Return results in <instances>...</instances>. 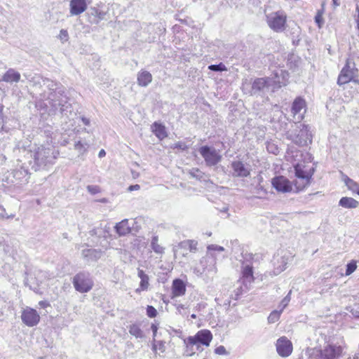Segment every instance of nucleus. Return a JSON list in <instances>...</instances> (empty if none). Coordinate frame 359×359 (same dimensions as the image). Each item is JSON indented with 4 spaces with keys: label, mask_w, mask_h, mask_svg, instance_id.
Segmentation results:
<instances>
[{
    "label": "nucleus",
    "mask_w": 359,
    "mask_h": 359,
    "mask_svg": "<svg viewBox=\"0 0 359 359\" xmlns=\"http://www.w3.org/2000/svg\"><path fill=\"white\" fill-rule=\"evenodd\" d=\"M342 180L345 183L347 188L352 191L359 195V184L349 178L347 175H343Z\"/></svg>",
    "instance_id": "cd10ccee"
},
{
    "label": "nucleus",
    "mask_w": 359,
    "mask_h": 359,
    "mask_svg": "<svg viewBox=\"0 0 359 359\" xmlns=\"http://www.w3.org/2000/svg\"><path fill=\"white\" fill-rule=\"evenodd\" d=\"M357 268L356 263L355 262H351L346 265V275L349 276L355 271Z\"/></svg>",
    "instance_id": "ea45409f"
},
{
    "label": "nucleus",
    "mask_w": 359,
    "mask_h": 359,
    "mask_svg": "<svg viewBox=\"0 0 359 359\" xmlns=\"http://www.w3.org/2000/svg\"><path fill=\"white\" fill-rule=\"evenodd\" d=\"M189 174L191 177H195L199 180L203 178V173L198 168H193L189 171Z\"/></svg>",
    "instance_id": "58836bf2"
},
{
    "label": "nucleus",
    "mask_w": 359,
    "mask_h": 359,
    "mask_svg": "<svg viewBox=\"0 0 359 359\" xmlns=\"http://www.w3.org/2000/svg\"><path fill=\"white\" fill-rule=\"evenodd\" d=\"M341 353V349L339 346L329 345L323 350L320 351L321 359H334L339 356Z\"/></svg>",
    "instance_id": "a211bd4d"
},
{
    "label": "nucleus",
    "mask_w": 359,
    "mask_h": 359,
    "mask_svg": "<svg viewBox=\"0 0 359 359\" xmlns=\"http://www.w3.org/2000/svg\"><path fill=\"white\" fill-rule=\"evenodd\" d=\"M215 353H217L218 355H225V354H226V348L223 346H219L217 347L215 349Z\"/></svg>",
    "instance_id": "49530a36"
},
{
    "label": "nucleus",
    "mask_w": 359,
    "mask_h": 359,
    "mask_svg": "<svg viewBox=\"0 0 359 359\" xmlns=\"http://www.w3.org/2000/svg\"><path fill=\"white\" fill-rule=\"evenodd\" d=\"M291 111L294 122H300L306 112V102L300 97H297L292 104Z\"/></svg>",
    "instance_id": "ddd939ff"
},
{
    "label": "nucleus",
    "mask_w": 359,
    "mask_h": 359,
    "mask_svg": "<svg viewBox=\"0 0 359 359\" xmlns=\"http://www.w3.org/2000/svg\"><path fill=\"white\" fill-rule=\"evenodd\" d=\"M87 190L92 194H95L99 192V187L97 186L88 185Z\"/></svg>",
    "instance_id": "a18cd8bd"
},
{
    "label": "nucleus",
    "mask_w": 359,
    "mask_h": 359,
    "mask_svg": "<svg viewBox=\"0 0 359 359\" xmlns=\"http://www.w3.org/2000/svg\"><path fill=\"white\" fill-rule=\"evenodd\" d=\"M60 39L62 42L67 41L69 38L68 32L65 29H61L60 32Z\"/></svg>",
    "instance_id": "37998d69"
},
{
    "label": "nucleus",
    "mask_w": 359,
    "mask_h": 359,
    "mask_svg": "<svg viewBox=\"0 0 359 359\" xmlns=\"http://www.w3.org/2000/svg\"><path fill=\"white\" fill-rule=\"evenodd\" d=\"M191 318L195 319V318H196V314H192L191 316Z\"/></svg>",
    "instance_id": "052dcab7"
},
{
    "label": "nucleus",
    "mask_w": 359,
    "mask_h": 359,
    "mask_svg": "<svg viewBox=\"0 0 359 359\" xmlns=\"http://www.w3.org/2000/svg\"><path fill=\"white\" fill-rule=\"evenodd\" d=\"M128 331L131 335L134 336L137 339H142L144 336V332L141 330L140 325L136 323L130 325L128 327Z\"/></svg>",
    "instance_id": "c85d7f7f"
},
{
    "label": "nucleus",
    "mask_w": 359,
    "mask_h": 359,
    "mask_svg": "<svg viewBox=\"0 0 359 359\" xmlns=\"http://www.w3.org/2000/svg\"><path fill=\"white\" fill-rule=\"evenodd\" d=\"M208 69L214 72H224L227 69L226 66L222 62L218 65H211L208 67Z\"/></svg>",
    "instance_id": "f704fd0d"
},
{
    "label": "nucleus",
    "mask_w": 359,
    "mask_h": 359,
    "mask_svg": "<svg viewBox=\"0 0 359 359\" xmlns=\"http://www.w3.org/2000/svg\"><path fill=\"white\" fill-rule=\"evenodd\" d=\"M72 283L75 290L81 293L88 292L94 285L90 273L85 271L76 273L73 278Z\"/></svg>",
    "instance_id": "6e6552de"
},
{
    "label": "nucleus",
    "mask_w": 359,
    "mask_h": 359,
    "mask_svg": "<svg viewBox=\"0 0 359 359\" xmlns=\"http://www.w3.org/2000/svg\"><path fill=\"white\" fill-rule=\"evenodd\" d=\"M207 249L208 252H212V251L223 252L224 250V248L223 247L213 244L209 245Z\"/></svg>",
    "instance_id": "79ce46f5"
},
{
    "label": "nucleus",
    "mask_w": 359,
    "mask_h": 359,
    "mask_svg": "<svg viewBox=\"0 0 359 359\" xmlns=\"http://www.w3.org/2000/svg\"><path fill=\"white\" fill-rule=\"evenodd\" d=\"M42 82L43 86L50 90L47 100L53 111L59 110L62 115L68 116L67 112H71L72 107L68 102V97L64 94L63 88L59 87L57 83L48 79H42Z\"/></svg>",
    "instance_id": "f257e3e1"
},
{
    "label": "nucleus",
    "mask_w": 359,
    "mask_h": 359,
    "mask_svg": "<svg viewBox=\"0 0 359 359\" xmlns=\"http://www.w3.org/2000/svg\"><path fill=\"white\" fill-rule=\"evenodd\" d=\"M21 320L28 327H34L40 321L39 313L34 309L26 307L21 314Z\"/></svg>",
    "instance_id": "f8f14e48"
},
{
    "label": "nucleus",
    "mask_w": 359,
    "mask_h": 359,
    "mask_svg": "<svg viewBox=\"0 0 359 359\" xmlns=\"http://www.w3.org/2000/svg\"><path fill=\"white\" fill-rule=\"evenodd\" d=\"M266 21L269 27L275 32H282L286 28L287 15L282 11L267 13L265 11Z\"/></svg>",
    "instance_id": "0eeeda50"
},
{
    "label": "nucleus",
    "mask_w": 359,
    "mask_h": 359,
    "mask_svg": "<svg viewBox=\"0 0 359 359\" xmlns=\"http://www.w3.org/2000/svg\"><path fill=\"white\" fill-rule=\"evenodd\" d=\"M356 11L358 13V18H357V28L359 29V6H357Z\"/></svg>",
    "instance_id": "4d7b16f0"
},
{
    "label": "nucleus",
    "mask_w": 359,
    "mask_h": 359,
    "mask_svg": "<svg viewBox=\"0 0 359 359\" xmlns=\"http://www.w3.org/2000/svg\"><path fill=\"white\" fill-rule=\"evenodd\" d=\"M151 330H152V331H153V332H154V334H156V331H157V327H156V325H151Z\"/></svg>",
    "instance_id": "13d9d810"
},
{
    "label": "nucleus",
    "mask_w": 359,
    "mask_h": 359,
    "mask_svg": "<svg viewBox=\"0 0 359 359\" xmlns=\"http://www.w3.org/2000/svg\"><path fill=\"white\" fill-rule=\"evenodd\" d=\"M337 1H338V0H333V3H334V5H336V6H339V3H337Z\"/></svg>",
    "instance_id": "bf43d9fd"
},
{
    "label": "nucleus",
    "mask_w": 359,
    "mask_h": 359,
    "mask_svg": "<svg viewBox=\"0 0 359 359\" xmlns=\"http://www.w3.org/2000/svg\"><path fill=\"white\" fill-rule=\"evenodd\" d=\"M290 294L291 291L289 292V293L283 298V299L281 301L278 308L280 309V311H283V309L287 306L290 301Z\"/></svg>",
    "instance_id": "c9c22d12"
},
{
    "label": "nucleus",
    "mask_w": 359,
    "mask_h": 359,
    "mask_svg": "<svg viewBox=\"0 0 359 359\" xmlns=\"http://www.w3.org/2000/svg\"><path fill=\"white\" fill-rule=\"evenodd\" d=\"M13 175L16 184H26L29 178L28 170L23 167L15 169Z\"/></svg>",
    "instance_id": "aec40b11"
},
{
    "label": "nucleus",
    "mask_w": 359,
    "mask_h": 359,
    "mask_svg": "<svg viewBox=\"0 0 359 359\" xmlns=\"http://www.w3.org/2000/svg\"><path fill=\"white\" fill-rule=\"evenodd\" d=\"M87 4L86 0H71L70 13L73 15H78L86 11Z\"/></svg>",
    "instance_id": "6ab92c4d"
},
{
    "label": "nucleus",
    "mask_w": 359,
    "mask_h": 359,
    "mask_svg": "<svg viewBox=\"0 0 359 359\" xmlns=\"http://www.w3.org/2000/svg\"><path fill=\"white\" fill-rule=\"evenodd\" d=\"M151 128L152 132L155 134V135L160 140H163L165 137H167L165 128L162 124L158 123L157 122H154L151 125Z\"/></svg>",
    "instance_id": "a878e982"
},
{
    "label": "nucleus",
    "mask_w": 359,
    "mask_h": 359,
    "mask_svg": "<svg viewBox=\"0 0 359 359\" xmlns=\"http://www.w3.org/2000/svg\"><path fill=\"white\" fill-rule=\"evenodd\" d=\"M106 155V152L104 149H101L100 151H99V154H98V156L100 158H102L103 156H104Z\"/></svg>",
    "instance_id": "6e6d98bb"
},
{
    "label": "nucleus",
    "mask_w": 359,
    "mask_h": 359,
    "mask_svg": "<svg viewBox=\"0 0 359 359\" xmlns=\"http://www.w3.org/2000/svg\"><path fill=\"white\" fill-rule=\"evenodd\" d=\"M186 292V285L181 279H175L172 285V297H181Z\"/></svg>",
    "instance_id": "412c9836"
},
{
    "label": "nucleus",
    "mask_w": 359,
    "mask_h": 359,
    "mask_svg": "<svg viewBox=\"0 0 359 359\" xmlns=\"http://www.w3.org/2000/svg\"><path fill=\"white\" fill-rule=\"evenodd\" d=\"M74 148L78 150L79 153H83L86 149L84 145L80 141L75 143Z\"/></svg>",
    "instance_id": "c03bdc74"
},
{
    "label": "nucleus",
    "mask_w": 359,
    "mask_h": 359,
    "mask_svg": "<svg viewBox=\"0 0 359 359\" xmlns=\"http://www.w3.org/2000/svg\"><path fill=\"white\" fill-rule=\"evenodd\" d=\"M46 273L41 270H34L33 273L25 272L27 276L25 278V285L30 284L29 287L33 290H37V287L43 283L46 278Z\"/></svg>",
    "instance_id": "9b49d317"
},
{
    "label": "nucleus",
    "mask_w": 359,
    "mask_h": 359,
    "mask_svg": "<svg viewBox=\"0 0 359 359\" xmlns=\"http://www.w3.org/2000/svg\"><path fill=\"white\" fill-rule=\"evenodd\" d=\"M295 175L298 178V180L295 182V186L297 189L299 190L303 189L305 187L308 186L310 183V179L311 177L312 174L309 173L304 171L300 166L299 164H297L294 167Z\"/></svg>",
    "instance_id": "4468645a"
},
{
    "label": "nucleus",
    "mask_w": 359,
    "mask_h": 359,
    "mask_svg": "<svg viewBox=\"0 0 359 359\" xmlns=\"http://www.w3.org/2000/svg\"><path fill=\"white\" fill-rule=\"evenodd\" d=\"M212 339V333L208 330H201L194 337H188L187 340H184V343L187 344V350L186 351L187 355H191L194 352H189L188 348H192L194 345H197L198 343L208 346Z\"/></svg>",
    "instance_id": "1a4fd4ad"
},
{
    "label": "nucleus",
    "mask_w": 359,
    "mask_h": 359,
    "mask_svg": "<svg viewBox=\"0 0 359 359\" xmlns=\"http://www.w3.org/2000/svg\"><path fill=\"white\" fill-rule=\"evenodd\" d=\"M147 315L149 318H155L157 316L156 309L152 306H147Z\"/></svg>",
    "instance_id": "a19ab883"
},
{
    "label": "nucleus",
    "mask_w": 359,
    "mask_h": 359,
    "mask_svg": "<svg viewBox=\"0 0 359 359\" xmlns=\"http://www.w3.org/2000/svg\"><path fill=\"white\" fill-rule=\"evenodd\" d=\"M280 310L272 311L268 317V321L269 323H274L278 321L280 316Z\"/></svg>",
    "instance_id": "72a5a7b5"
},
{
    "label": "nucleus",
    "mask_w": 359,
    "mask_h": 359,
    "mask_svg": "<svg viewBox=\"0 0 359 359\" xmlns=\"http://www.w3.org/2000/svg\"><path fill=\"white\" fill-rule=\"evenodd\" d=\"M102 252L101 250L93 249V248H88L84 249L81 252V255L83 258L88 259V260H97L101 256Z\"/></svg>",
    "instance_id": "393cba45"
},
{
    "label": "nucleus",
    "mask_w": 359,
    "mask_h": 359,
    "mask_svg": "<svg viewBox=\"0 0 359 359\" xmlns=\"http://www.w3.org/2000/svg\"><path fill=\"white\" fill-rule=\"evenodd\" d=\"M354 359H356V358H354Z\"/></svg>",
    "instance_id": "0e129e2a"
},
{
    "label": "nucleus",
    "mask_w": 359,
    "mask_h": 359,
    "mask_svg": "<svg viewBox=\"0 0 359 359\" xmlns=\"http://www.w3.org/2000/svg\"><path fill=\"white\" fill-rule=\"evenodd\" d=\"M20 74L14 69H9L2 76L1 81L7 83L18 82L20 79Z\"/></svg>",
    "instance_id": "4be33fe9"
},
{
    "label": "nucleus",
    "mask_w": 359,
    "mask_h": 359,
    "mask_svg": "<svg viewBox=\"0 0 359 359\" xmlns=\"http://www.w3.org/2000/svg\"><path fill=\"white\" fill-rule=\"evenodd\" d=\"M30 152L34 163L32 168L36 171L52 165L59 154L53 146L43 144L35 147Z\"/></svg>",
    "instance_id": "f03ea898"
},
{
    "label": "nucleus",
    "mask_w": 359,
    "mask_h": 359,
    "mask_svg": "<svg viewBox=\"0 0 359 359\" xmlns=\"http://www.w3.org/2000/svg\"><path fill=\"white\" fill-rule=\"evenodd\" d=\"M231 168L233 170V176L234 177H245L250 174V170L240 161H233Z\"/></svg>",
    "instance_id": "f3484780"
},
{
    "label": "nucleus",
    "mask_w": 359,
    "mask_h": 359,
    "mask_svg": "<svg viewBox=\"0 0 359 359\" xmlns=\"http://www.w3.org/2000/svg\"><path fill=\"white\" fill-rule=\"evenodd\" d=\"M39 304H40L41 306H43V305H44V303H43V302H39Z\"/></svg>",
    "instance_id": "e2e57ef3"
},
{
    "label": "nucleus",
    "mask_w": 359,
    "mask_h": 359,
    "mask_svg": "<svg viewBox=\"0 0 359 359\" xmlns=\"http://www.w3.org/2000/svg\"><path fill=\"white\" fill-rule=\"evenodd\" d=\"M104 15V13L99 11L98 10H95V15L97 16L100 20L103 19Z\"/></svg>",
    "instance_id": "603ef678"
},
{
    "label": "nucleus",
    "mask_w": 359,
    "mask_h": 359,
    "mask_svg": "<svg viewBox=\"0 0 359 359\" xmlns=\"http://www.w3.org/2000/svg\"><path fill=\"white\" fill-rule=\"evenodd\" d=\"M137 276L140 279L148 277V275H147L143 270L139 268L137 269Z\"/></svg>",
    "instance_id": "8fccbe9b"
},
{
    "label": "nucleus",
    "mask_w": 359,
    "mask_h": 359,
    "mask_svg": "<svg viewBox=\"0 0 359 359\" xmlns=\"http://www.w3.org/2000/svg\"><path fill=\"white\" fill-rule=\"evenodd\" d=\"M242 273L243 278L248 280L249 282L253 280V271L252 266L248 264L243 266Z\"/></svg>",
    "instance_id": "2f4dec72"
},
{
    "label": "nucleus",
    "mask_w": 359,
    "mask_h": 359,
    "mask_svg": "<svg viewBox=\"0 0 359 359\" xmlns=\"http://www.w3.org/2000/svg\"><path fill=\"white\" fill-rule=\"evenodd\" d=\"M200 154L203 158L207 166H214L219 163L222 160V155L219 151L214 147L208 146H203L198 150Z\"/></svg>",
    "instance_id": "9d476101"
},
{
    "label": "nucleus",
    "mask_w": 359,
    "mask_h": 359,
    "mask_svg": "<svg viewBox=\"0 0 359 359\" xmlns=\"http://www.w3.org/2000/svg\"><path fill=\"white\" fill-rule=\"evenodd\" d=\"M151 248L156 254H163L164 252V248L158 244V238L154 236L151 241Z\"/></svg>",
    "instance_id": "7c9ffc66"
},
{
    "label": "nucleus",
    "mask_w": 359,
    "mask_h": 359,
    "mask_svg": "<svg viewBox=\"0 0 359 359\" xmlns=\"http://www.w3.org/2000/svg\"><path fill=\"white\" fill-rule=\"evenodd\" d=\"M281 75L282 81L280 80L278 74H276L275 77L257 78L255 79L252 83L251 94L264 96L269 92H274L282 86H285V77L288 74L281 71Z\"/></svg>",
    "instance_id": "7ed1b4c3"
},
{
    "label": "nucleus",
    "mask_w": 359,
    "mask_h": 359,
    "mask_svg": "<svg viewBox=\"0 0 359 359\" xmlns=\"http://www.w3.org/2000/svg\"><path fill=\"white\" fill-rule=\"evenodd\" d=\"M140 189V186L139 184L130 185L128 187V190L132 191L134 190H139Z\"/></svg>",
    "instance_id": "3c124183"
},
{
    "label": "nucleus",
    "mask_w": 359,
    "mask_h": 359,
    "mask_svg": "<svg viewBox=\"0 0 359 359\" xmlns=\"http://www.w3.org/2000/svg\"><path fill=\"white\" fill-rule=\"evenodd\" d=\"M149 276L147 278H143L140 279V286L138 288L135 290V292L140 293L142 291H146L148 290L149 286Z\"/></svg>",
    "instance_id": "473e14b6"
},
{
    "label": "nucleus",
    "mask_w": 359,
    "mask_h": 359,
    "mask_svg": "<svg viewBox=\"0 0 359 359\" xmlns=\"http://www.w3.org/2000/svg\"><path fill=\"white\" fill-rule=\"evenodd\" d=\"M276 350L280 356L287 357L292 352V342L285 337H280L277 340Z\"/></svg>",
    "instance_id": "dca6fc26"
},
{
    "label": "nucleus",
    "mask_w": 359,
    "mask_h": 359,
    "mask_svg": "<svg viewBox=\"0 0 359 359\" xmlns=\"http://www.w3.org/2000/svg\"><path fill=\"white\" fill-rule=\"evenodd\" d=\"M185 309V306H184V305H183V304H179V305H177V311H178L180 314H182V309Z\"/></svg>",
    "instance_id": "5fc2aeb1"
},
{
    "label": "nucleus",
    "mask_w": 359,
    "mask_h": 359,
    "mask_svg": "<svg viewBox=\"0 0 359 359\" xmlns=\"http://www.w3.org/2000/svg\"><path fill=\"white\" fill-rule=\"evenodd\" d=\"M286 137L300 147L307 146L312 142V135L309 128L304 124H300V126L295 125V128L287 131Z\"/></svg>",
    "instance_id": "20e7f679"
},
{
    "label": "nucleus",
    "mask_w": 359,
    "mask_h": 359,
    "mask_svg": "<svg viewBox=\"0 0 359 359\" xmlns=\"http://www.w3.org/2000/svg\"><path fill=\"white\" fill-rule=\"evenodd\" d=\"M323 11H318L316 15L315 16V22L318 25L319 28H321L324 24V20L323 18Z\"/></svg>",
    "instance_id": "e433bc0d"
},
{
    "label": "nucleus",
    "mask_w": 359,
    "mask_h": 359,
    "mask_svg": "<svg viewBox=\"0 0 359 359\" xmlns=\"http://www.w3.org/2000/svg\"><path fill=\"white\" fill-rule=\"evenodd\" d=\"M359 74V70L355 67V62L352 59H347L344 67L341 70L338 76L337 83L339 86L348 83L351 81L359 84V80L357 79Z\"/></svg>",
    "instance_id": "423d86ee"
},
{
    "label": "nucleus",
    "mask_w": 359,
    "mask_h": 359,
    "mask_svg": "<svg viewBox=\"0 0 359 359\" xmlns=\"http://www.w3.org/2000/svg\"><path fill=\"white\" fill-rule=\"evenodd\" d=\"M81 121L84 125H86V126L90 125V120L88 118L82 117Z\"/></svg>",
    "instance_id": "864d4df0"
},
{
    "label": "nucleus",
    "mask_w": 359,
    "mask_h": 359,
    "mask_svg": "<svg viewBox=\"0 0 359 359\" xmlns=\"http://www.w3.org/2000/svg\"><path fill=\"white\" fill-rule=\"evenodd\" d=\"M15 217L14 214H8L3 205H0V219H12Z\"/></svg>",
    "instance_id": "4c0bfd02"
},
{
    "label": "nucleus",
    "mask_w": 359,
    "mask_h": 359,
    "mask_svg": "<svg viewBox=\"0 0 359 359\" xmlns=\"http://www.w3.org/2000/svg\"><path fill=\"white\" fill-rule=\"evenodd\" d=\"M277 263L276 262V259L274 260V265H277L276 267V270L277 273H280L286 269V266L287 264L288 258L285 257V256H282L280 258L276 259Z\"/></svg>",
    "instance_id": "c756f323"
},
{
    "label": "nucleus",
    "mask_w": 359,
    "mask_h": 359,
    "mask_svg": "<svg viewBox=\"0 0 359 359\" xmlns=\"http://www.w3.org/2000/svg\"><path fill=\"white\" fill-rule=\"evenodd\" d=\"M114 228L116 229V233L120 236H126L130 233L131 231L130 227L128 225V220L127 219H125L121 222L117 223Z\"/></svg>",
    "instance_id": "b1692460"
},
{
    "label": "nucleus",
    "mask_w": 359,
    "mask_h": 359,
    "mask_svg": "<svg viewBox=\"0 0 359 359\" xmlns=\"http://www.w3.org/2000/svg\"><path fill=\"white\" fill-rule=\"evenodd\" d=\"M339 205L345 208H356L359 202L351 197H342L339 201Z\"/></svg>",
    "instance_id": "bb28decb"
},
{
    "label": "nucleus",
    "mask_w": 359,
    "mask_h": 359,
    "mask_svg": "<svg viewBox=\"0 0 359 359\" xmlns=\"http://www.w3.org/2000/svg\"><path fill=\"white\" fill-rule=\"evenodd\" d=\"M272 186L277 191L282 193L290 192L292 189L291 182L283 176H277L272 179Z\"/></svg>",
    "instance_id": "2eb2a0df"
},
{
    "label": "nucleus",
    "mask_w": 359,
    "mask_h": 359,
    "mask_svg": "<svg viewBox=\"0 0 359 359\" xmlns=\"http://www.w3.org/2000/svg\"><path fill=\"white\" fill-rule=\"evenodd\" d=\"M216 263L217 261L215 254L213 252H207L206 255L200 260V264L202 269L196 267L194 269V272L198 276L204 274L208 279H212L217 272Z\"/></svg>",
    "instance_id": "39448f33"
},
{
    "label": "nucleus",
    "mask_w": 359,
    "mask_h": 359,
    "mask_svg": "<svg viewBox=\"0 0 359 359\" xmlns=\"http://www.w3.org/2000/svg\"><path fill=\"white\" fill-rule=\"evenodd\" d=\"M153 351H156V346L155 344L153 345Z\"/></svg>",
    "instance_id": "680f3d73"
},
{
    "label": "nucleus",
    "mask_w": 359,
    "mask_h": 359,
    "mask_svg": "<svg viewBox=\"0 0 359 359\" xmlns=\"http://www.w3.org/2000/svg\"><path fill=\"white\" fill-rule=\"evenodd\" d=\"M3 107L0 105V129H3L4 123V116L2 113Z\"/></svg>",
    "instance_id": "de8ad7c7"
},
{
    "label": "nucleus",
    "mask_w": 359,
    "mask_h": 359,
    "mask_svg": "<svg viewBox=\"0 0 359 359\" xmlns=\"http://www.w3.org/2000/svg\"><path fill=\"white\" fill-rule=\"evenodd\" d=\"M175 148H179V149H181L182 150H185V149H187V147L185 144V143L182 142H178L175 144Z\"/></svg>",
    "instance_id": "09e8293b"
},
{
    "label": "nucleus",
    "mask_w": 359,
    "mask_h": 359,
    "mask_svg": "<svg viewBox=\"0 0 359 359\" xmlns=\"http://www.w3.org/2000/svg\"><path fill=\"white\" fill-rule=\"evenodd\" d=\"M152 81V75L147 71L142 70L137 74V83L142 87L147 86Z\"/></svg>",
    "instance_id": "5701e85b"
}]
</instances>
